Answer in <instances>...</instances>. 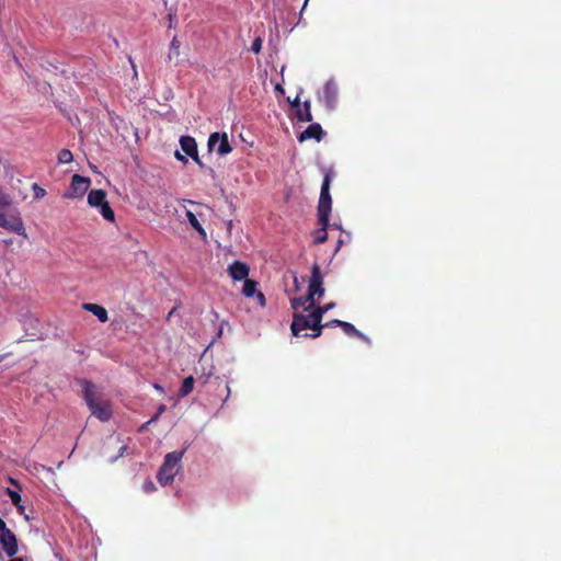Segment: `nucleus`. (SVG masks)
Returning a JSON list of instances; mask_svg holds the SVG:
<instances>
[{
  "mask_svg": "<svg viewBox=\"0 0 561 561\" xmlns=\"http://www.w3.org/2000/svg\"><path fill=\"white\" fill-rule=\"evenodd\" d=\"M75 383L80 388L77 394L82 399L87 407H89L91 402L101 401L103 399L102 389L98 387L93 380L83 377H76Z\"/></svg>",
  "mask_w": 561,
  "mask_h": 561,
  "instance_id": "obj_5",
  "label": "nucleus"
},
{
  "mask_svg": "<svg viewBox=\"0 0 561 561\" xmlns=\"http://www.w3.org/2000/svg\"><path fill=\"white\" fill-rule=\"evenodd\" d=\"M210 316L213 317V319H211L213 322L219 320V313L215 309L210 310Z\"/></svg>",
  "mask_w": 561,
  "mask_h": 561,
  "instance_id": "obj_45",
  "label": "nucleus"
},
{
  "mask_svg": "<svg viewBox=\"0 0 561 561\" xmlns=\"http://www.w3.org/2000/svg\"><path fill=\"white\" fill-rule=\"evenodd\" d=\"M327 228H328V226H321V228L314 230V232H313V243L314 244H321L327 241V239H328Z\"/></svg>",
  "mask_w": 561,
  "mask_h": 561,
  "instance_id": "obj_28",
  "label": "nucleus"
},
{
  "mask_svg": "<svg viewBox=\"0 0 561 561\" xmlns=\"http://www.w3.org/2000/svg\"><path fill=\"white\" fill-rule=\"evenodd\" d=\"M156 422H151V417L149 420H147L146 422H144L139 427H138V432L139 433H145L149 430L150 425L154 424Z\"/></svg>",
  "mask_w": 561,
  "mask_h": 561,
  "instance_id": "obj_36",
  "label": "nucleus"
},
{
  "mask_svg": "<svg viewBox=\"0 0 561 561\" xmlns=\"http://www.w3.org/2000/svg\"><path fill=\"white\" fill-rule=\"evenodd\" d=\"M226 325H229V322L227 319H222L219 321L218 328L216 330L215 335L211 337L210 342L206 345V347L203 351V355H205L213 346L214 344L221 339L224 334V329Z\"/></svg>",
  "mask_w": 561,
  "mask_h": 561,
  "instance_id": "obj_24",
  "label": "nucleus"
},
{
  "mask_svg": "<svg viewBox=\"0 0 561 561\" xmlns=\"http://www.w3.org/2000/svg\"><path fill=\"white\" fill-rule=\"evenodd\" d=\"M176 471L160 466L156 472V479L161 486H168L173 483Z\"/></svg>",
  "mask_w": 561,
  "mask_h": 561,
  "instance_id": "obj_18",
  "label": "nucleus"
},
{
  "mask_svg": "<svg viewBox=\"0 0 561 561\" xmlns=\"http://www.w3.org/2000/svg\"><path fill=\"white\" fill-rule=\"evenodd\" d=\"M275 31H276V35H278V24L275 23Z\"/></svg>",
  "mask_w": 561,
  "mask_h": 561,
  "instance_id": "obj_54",
  "label": "nucleus"
},
{
  "mask_svg": "<svg viewBox=\"0 0 561 561\" xmlns=\"http://www.w3.org/2000/svg\"><path fill=\"white\" fill-rule=\"evenodd\" d=\"M10 528L7 526V523L4 519L0 516V534L4 533L5 530H9Z\"/></svg>",
  "mask_w": 561,
  "mask_h": 561,
  "instance_id": "obj_42",
  "label": "nucleus"
},
{
  "mask_svg": "<svg viewBox=\"0 0 561 561\" xmlns=\"http://www.w3.org/2000/svg\"><path fill=\"white\" fill-rule=\"evenodd\" d=\"M90 168H91V170H92L93 172H98V169H96V167H95L94 164H91V163H90Z\"/></svg>",
  "mask_w": 561,
  "mask_h": 561,
  "instance_id": "obj_51",
  "label": "nucleus"
},
{
  "mask_svg": "<svg viewBox=\"0 0 561 561\" xmlns=\"http://www.w3.org/2000/svg\"><path fill=\"white\" fill-rule=\"evenodd\" d=\"M113 42H114V44H115V46H116V47H118V46H119L118 41H117L116 38H113Z\"/></svg>",
  "mask_w": 561,
  "mask_h": 561,
  "instance_id": "obj_53",
  "label": "nucleus"
},
{
  "mask_svg": "<svg viewBox=\"0 0 561 561\" xmlns=\"http://www.w3.org/2000/svg\"><path fill=\"white\" fill-rule=\"evenodd\" d=\"M21 342H23V339H22V337H21V339H19V340H16V343H21Z\"/></svg>",
  "mask_w": 561,
  "mask_h": 561,
  "instance_id": "obj_59",
  "label": "nucleus"
},
{
  "mask_svg": "<svg viewBox=\"0 0 561 561\" xmlns=\"http://www.w3.org/2000/svg\"><path fill=\"white\" fill-rule=\"evenodd\" d=\"M191 159L198 165L199 169L207 170L211 175L215 174V170L211 167H207L203 162V160L199 158L198 152L196 153V156H193Z\"/></svg>",
  "mask_w": 561,
  "mask_h": 561,
  "instance_id": "obj_31",
  "label": "nucleus"
},
{
  "mask_svg": "<svg viewBox=\"0 0 561 561\" xmlns=\"http://www.w3.org/2000/svg\"><path fill=\"white\" fill-rule=\"evenodd\" d=\"M141 488H142V491L147 494L153 493L157 490L154 482L150 478H147L144 481Z\"/></svg>",
  "mask_w": 561,
  "mask_h": 561,
  "instance_id": "obj_33",
  "label": "nucleus"
},
{
  "mask_svg": "<svg viewBox=\"0 0 561 561\" xmlns=\"http://www.w3.org/2000/svg\"><path fill=\"white\" fill-rule=\"evenodd\" d=\"M57 161L59 164L71 163L73 161V154L69 149L64 148L58 152Z\"/></svg>",
  "mask_w": 561,
  "mask_h": 561,
  "instance_id": "obj_27",
  "label": "nucleus"
},
{
  "mask_svg": "<svg viewBox=\"0 0 561 561\" xmlns=\"http://www.w3.org/2000/svg\"><path fill=\"white\" fill-rule=\"evenodd\" d=\"M167 26L169 30H174L178 26V1L167 7Z\"/></svg>",
  "mask_w": 561,
  "mask_h": 561,
  "instance_id": "obj_22",
  "label": "nucleus"
},
{
  "mask_svg": "<svg viewBox=\"0 0 561 561\" xmlns=\"http://www.w3.org/2000/svg\"><path fill=\"white\" fill-rule=\"evenodd\" d=\"M87 408L91 415L102 423L108 422L113 416V410L110 402L103 399L101 401L91 402Z\"/></svg>",
  "mask_w": 561,
  "mask_h": 561,
  "instance_id": "obj_9",
  "label": "nucleus"
},
{
  "mask_svg": "<svg viewBox=\"0 0 561 561\" xmlns=\"http://www.w3.org/2000/svg\"><path fill=\"white\" fill-rule=\"evenodd\" d=\"M95 209L99 211V214L105 221L115 222L116 214L108 201L102 204L101 206H98Z\"/></svg>",
  "mask_w": 561,
  "mask_h": 561,
  "instance_id": "obj_20",
  "label": "nucleus"
},
{
  "mask_svg": "<svg viewBox=\"0 0 561 561\" xmlns=\"http://www.w3.org/2000/svg\"><path fill=\"white\" fill-rule=\"evenodd\" d=\"M228 360H229V362H233V360H234V357H233V356L228 357Z\"/></svg>",
  "mask_w": 561,
  "mask_h": 561,
  "instance_id": "obj_56",
  "label": "nucleus"
},
{
  "mask_svg": "<svg viewBox=\"0 0 561 561\" xmlns=\"http://www.w3.org/2000/svg\"><path fill=\"white\" fill-rule=\"evenodd\" d=\"M207 150L209 153L216 152L219 157H226L232 152L233 147L226 131H213L207 139Z\"/></svg>",
  "mask_w": 561,
  "mask_h": 561,
  "instance_id": "obj_7",
  "label": "nucleus"
},
{
  "mask_svg": "<svg viewBox=\"0 0 561 561\" xmlns=\"http://www.w3.org/2000/svg\"><path fill=\"white\" fill-rule=\"evenodd\" d=\"M324 295L323 278L320 266L316 263L311 270V276L308 286V294L305 297L297 298V305L302 306L309 302L310 306L319 305L320 298Z\"/></svg>",
  "mask_w": 561,
  "mask_h": 561,
  "instance_id": "obj_2",
  "label": "nucleus"
},
{
  "mask_svg": "<svg viewBox=\"0 0 561 561\" xmlns=\"http://www.w3.org/2000/svg\"><path fill=\"white\" fill-rule=\"evenodd\" d=\"M91 184V178L75 173L70 179L69 186L62 193V198L72 201L81 199L85 194H88Z\"/></svg>",
  "mask_w": 561,
  "mask_h": 561,
  "instance_id": "obj_4",
  "label": "nucleus"
},
{
  "mask_svg": "<svg viewBox=\"0 0 561 561\" xmlns=\"http://www.w3.org/2000/svg\"><path fill=\"white\" fill-rule=\"evenodd\" d=\"M271 83L273 85L274 94L277 100V103L280 105V79L277 77L271 78Z\"/></svg>",
  "mask_w": 561,
  "mask_h": 561,
  "instance_id": "obj_30",
  "label": "nucleus"
},
{
  "mask_svg": "<svg viewBox=\"0 0 561 561\" xmlns=\"http://www.w3.org/2000/svg\"><path fill=\"white\" fill-rule=\"evenodd\" d=\"M226 390H227V396L222 400L221 408L227 403V401L229 400V397L231 394V388H230L229 383L226 385Z\"/></svg>",
  "mask_w": 561,
  "mask_h": 561,
  "instance_id": "obj_40",
  "label": "nucleus"
},
{
  "mask_svg": "<svg viewBox=\"0 0 561 561\" xmlns=\"http://www.w3.org/2000/svg\"><path fill=\"white\" fill-rule=\"evenodd\" d=\"M82 309L92 313L102 323L108 321V312L102 305L94 302H83Z\"/></svg>",
  "mask_w": 561,
  "mask_h": 561,
  "instance_id": "obj_14",
  "label": "nucleus"
},
{
  "mask_svg": "<svg viewBox=\"0 0 561 561\" xmlns=\"http://www.w3.org/2000/svg\"><path fill=\"white\" fill-rule=\"evenodd\" d=\"M87 195V203L91 208H96L107 202V192L103 188H91Z\"/></svg>",
  "mask_w": 561,
  "mask_h": 561,
  "instance_id": "obj_12",
  "label": "nucleus"
},
{
  "mask_svg": "<svg viewBox=\"0 0 561 561\" xmlns=\"http://www.w3.org/2000/svg\"><path fill=\"white\" fill-rule=\"evenodd\" d=\"M242 283H243V286L241 289V294L245 298H254L259 293V289H257L259 283L255 280H252L250 278H247V280H243Z\"/></svg>",
  "mask_w": 561,
  "mask_h": 561,
  "instance_id": "obj_21",
  "label": "nucleus"
},
{
  "mask_svg": "<svg viewBox=\"0 0 561 561\" xmlns=\"http://www.w3.org/2000/svg\"><path fill=\"white\" fill-rule=\"evenodd\" d=\"M297 298L291 300L294 319L290 325L294 336L319 337L322 333V318L327 308L320 305L310 306L309 302L302 306L297 305Z\"/></svg>",
  "mask_w": 561,
  "mask_h": 561,
  "instance_id": "obj_1",
  "label": "nucleus"
},
{
  "mask_svg": "<svg viewBox=\"0 0 561 561\" xmlns=\"http://www.w3.org/2000/svg\"><path fill=\"white\" fill-rule=\"evenodd\" d=\"M342 323V320H339V319H333L329 322H325L322 324V329L323 328H332V327H340Z\"/></svg>",
  "mask_w": 561,
  "mask_h": 561,
  "instance_id": "obj_37",
  "label": "nucleus"
},
{
  "mask_svg": "<svg viewBox=\"0 0 561 561\" xmlns=\"http://www.w3.org/2000/svg\"><path fill=\"white\" fill-rule=\"evenodd\" d=\"M256 300H257V304L261 306V307H265L266 306V298L265 296L262 294V293H257V295L255 296Z\"/></svg>",
  "mask_w": 561,
  "mask_h": 561,
  "instance_id": "obj_38",
  "label": "nucleus"
},
{
  "mask_svg": "<svg viewBox=\"0 0 561 561\" xmlns=\"http://www.w3.org/2000/svg\"><path fill=\"white\" fill-rule=\"evenodd\" d=\"M3 243H4L7 247H9V245H11V244L13 243V240H12V239H4V240H3Z\"/></svg>",
  "mask_w": 561,
  "mask_h": 561,
  "instance_id": "obj_48",
  "label": "nucleus"
},
{
  "mask_svg": "<svg viewBox=\"0 0 561 561\" xmlns=\"http://www.w3.org/2000/svg\"><path fill=\"white\" fill-rule=\"evenodd\" d=\"M179 146L180 149L174 150L173 157L176 161L181 162L183 165H186L190 158L196 156L198 152L197 141L193 136L185 134L179 137Z\"/></svg>",
  "mask_w": 561,
  "mask_h": 561,
  "instance_id": "obj_6",
  "label": "nucleus"
},
{
  "mask_svg": "<svg viewBox=\"0 0 561 561\" xmlns=\"http://www.w3.org/2000/svg\"><path fill=\"white\" fill-rule=\"evenodd\" d=\"M153 388L161 394H164L165 393V388L159 383V382H154L153 385Z\"/></svg>",
  "mask_w": 561,
  "mask_h": 561,
  "instance_id": "obj_39",
  "label": "nucleus"
},
{
  "mask_svg": "<svg viewBox=\"0 0 561 561\" xmlns=\"http://www.w3.org/2000/svg\"><path fill=\"white\" fill-rule=\"evenodd\" d=\"M263 47V39L261 37H256L252 41L250 46V51L253 54H259Z\"/></svg>",
  "mask_w": 561,
  "mask_h": 561,
  "instance_id": "obj_34",
  "label": "nucleus"
},
{
  "mask_svg": "<svg viewBox=\"0 0 561 561\" xmlns=\"http://www.w3.org/2000/svg\"><path fill=\"white\" fill-rule=\"evenodd\" d=\"M167 405L164 403H160L158 404L154 413L150 416L151 417V422H158L161 417V415L167 411Z\"/></svg>",
  "mask_w": 561,
  "mask_h": 561,
  "instance_id": "obj_32",
  "label": "nucleus"
},
{
  "mask_svg": "<svg viewBox=\"0 0 561 561\" xmlns=\"http://www.w3.org/2000/svg\"><path fill=\"white\" fill-rule=\"evenodd\" d=\"M56 558L60 559V554L58 552L54 553Z\"/></svg>",
  "mask_w": 561,
  "mask_h": 561,
  "instance_id": "obj_58",
  "label": "nucleus"
},
{
  "mask_svg": "<svg viewBox=\"0 0 561 561\" xmlns=\"http://www.w3.org/2000/svg\"><path fill=\"white\" fill-rule=\"evenodd\" d=\"M331 174L325 173L320 192L318 204V221L320 226H328L332 209V198L330 195Z\"/></svg>",
  "mask_w": 561,
  "mask_h": 561,
  "instance_id": "obj_3",
  "label": "nucleus"
},
{
  "mask_svg": "<svg viewBox=\"0 0 561 561\" xmlns=\"http://www.w3.org/2000/svg\"><path fill=\"white\" fill-rule=\"evenodd\" d=\"M226 272L232 282L241 283L249 278L250 265L247 262L237 259L228 264Z\"/></svg>",
  "mask_w": 561,
  "mask_h": 561,
  "instance_id": "obj_8",
  "label": "nucleus"
},
{
  "mask_svg": "<svg viewBox=\"0 0 561 561\" xmlns=\"http://www.w3.org/2000/svg\"><path fill=\"white\" fill-rule=\"evenodd\" d=\"M10 483L15 485L18 489H11V488H7L5 489V493L8 494V496L10 497V501L12 504H16V503H20L21 500H22V494H21V484L18 480L13 479V478H10Z\"/></svg>",
  "mask_w": 561,
  "mask_h": 561,
  "instance_id": "obj_23",
  "label": "nucleus"
},
{
  "mask_svg": "<svg viewBox=\"0 0 561 561\" xmlns=\"http://www.w3.org/2000/svg\"><path fill=\"white\" fill-rule=\"evenodd\" d=\"M173 95H174V94H173V91H172L171 89H169V90H167V91L163 93V99H164L165 101H169V100H171V99L173 98Z\"/></svg>",
  "mask_w": 561,
  "mask_h": 561,
  "instance_id": "obj_43",
  "label": "nucleus"
},
{
  "mask_svg": "<svg viewBox=\"0 0 561 561\" xmlns=\"http://www.w3.org/2000/svg\"><path fill=\"white\" fill-rule=\"evenodd\" d=\"M162 2H163V7H164L165 10H167V7L171 5V4H169L168 0H162Z\"/></svg>",
  "mask_w": 561,
  "mask_h": 561,
  "instance_id": "obj_50",
  "label": "nucleus"
},
{
  "mask_svg": "<svg viewBox=\"0 0 561 561\" xmlns=\"http://www.w3.org/2000/svg\"><path fill=\"white\" fill-rule=\"evenodd\" d=\"M190 446H191L190 442H184L182 449H179L178 451H184V454H185L187 451V449L190 448Z\"/></svg>",
  "mask_w": 561,
  "mask_h": 561,
  "instance_id": "obj_46",
  "label": "nucleus"
},
{
  "mask_svg": "<svg viewBox=\"0 0 561 561\" xmlns=\"http://www.w3.org/2000/svg\"><path fill=\"white\" fill-rule=\"evenodd\" d=\"M333 307L332 304H328L327 306H324L323 308H327V311L330 310L331 308Z\"/></svg>",
  "mask_w": 561,
  "mask_h": 561,
  "instance_id": "obj_52",
  "label": "nucleus"
},
{
  "mask_svg": "<svg viewBox=\"0 0 561 561\" xmlns=\"http://www.w3.org/2000/svg\"><path fill=\"white\" fill-rule=\"evenodd\" d=\"M9 561H27L26 558L24 557H13V558H10Z\"/></svg>",
  "mask_w": 561,
  "mask_h": 561,
  "instance_id": "obj_47",
  "label": "nucleus"
},
{
  "mask_svg": "<svg viewBox=\"0 0 561 561\" xmlns=\"http://www.w3.org/2000/svg\"><path fill=\"white\" fill-rule=\"evenodd\" d=\"M324 136V131L319 123L310 124L302 133L299 134V142H304L309 139H316L320 141Z\"/></svg>",
  "mask_w": 561,
  "mask_h": 561,
  "instance_id": "obj_11",
  "label": "nucleus"
},
{
  "mask_svg": "<svg viewBox=\"0 0 561 561\" xmlns=\"http://www.w3.org/2000/svg\"><path fill=\"white\" fill-rule=\"evenodd\" d=\"M228 360H229V362H233V360H234V357H233V356L228 357Z\"/></svg>",
  "mask_w": 561,
  "mask_h": 561,
  "instance_id": "obj_57",
  "label": "nucleus"
},
{
  "mask_svg": "<svg viewBox=\"0 0 561 561\" xmlns=\"http://www.w3.org/2000/svg\"><path fill=\"white\" fill-rule=\"evenodd\" d=\"M340 328L343 330L345 334L350 336H356L362 340H367V337L350 322L342 321Z\"/></svg>",
  "mask_w": 561,
  "mask_h": 561,
  "instance_id": "obj_25",
  "label": "nucleus"
},
{
  "mask_svg": "<svg viewBox=\"0 0 561 561\" xmlns=\"http://www.w3.org/2000/svg\"><path fill=\"white\" fill-rule=\"evenodd\" d=\"M195 386V378L194 376L190 375L183 379L181 382L176 396L178 398H184L187 397L193 390Z\"/></svg>",
  "mask_w": 561,
  "mask_h": 561,
  "instance_id": "obj_19",
  "label": "nucleus"
},
{
  "mask_svg": "<svg viewBox=\"0 0 561 561\" xmlns=\"http://www.w3.org/2000/svg\"><path fill=\"white\" fill-rule=\"evenodd\" d=\"M307 2H308V0H306V1H305V4H304V7H305V5L307 4Z\"/></svg>",
  "mask_w": 561,
  "mask_h": 561,
  "instance_id": "obj_60",
  "label": "nucleus"
},
{
  "mask_svg": "<svg viewBox=\"0 0 561 561\" xmlns=\"http://www.w3.org/2000/svg\"><path fill=\"white\" fill-rule=\"evenodd\" d=\"M23 325L26 331V335L33 340L34 337L39 339V332H41V322L37 318L33 316H27L23 320Z\"/></svg>",
  "mask_w": 561,
  "mask_h": 561,
  "instance_id": "obj_17",
  "label": "nucleus"
},
{
  "mask_svg": "<svg viewBox=\"0 0 561 561\" xmlns=\"http://www.w3.org/2000/svg\"><path fill=\"white\" fill-rule=\"evenodd\" d=\"M31 190L33 192V197L35 201H41L47 194L46 190L42 187L38 183H33Z\"/></svg>",
  "mask_w": 561,
  "mask_h": 561,
  "instance_id": "obj_29",
  "label": "nucleus"
},
{
  "mask_svg": "<svg viewBox=\"0 0 561 561\" xmlns=\"http://www.w3.org/2000/svg\"><path fill=\"white\" fill-rule=\"evenodd\" d=\"M185 218L190 227L198 234L199 239L207 241V232L197 216L190 209H185Z\"/></svg>",
  "mask_w": 561,
  "mask_h": 561,
  "instance_id": "obj_13",
  "label": "nucleus"
},
{
  "mask_svg": "<svg viewBox=\"0 0 561 561\" xmlns=\"http://www.w3.org/2000/svg\"><path fill=\"white\" fill-rule=\"evenodd\" d=\"M287 101L290 102L293 107H296V117L298 118V121H300V122H311L312 121L309 102H305L304 107L301 108L298 98H296L295 101H293V102L288 98Z\"/></svg>",
  "mask_w": 561,
  "mask_h": 561,
  "instance_id": "obj_16",
  "label": "nucleus"
},
{
  "mask_svg": "<svg viewBox=\"0 0 561 561\" xmlns=\"http://www.w3.org/2000/svg\"><path fill=\"white\" fill-rule=\"evenodd\" d=\"M179 307L178 306H174L172 307V309L168 312L167 314V320L169 321L171 319V317L178 311Z\"/></svg>",
  "mask_w": 561,
  "mask_h": 561,
  "instance_id": "obj_44",
  "label": "nucleus"
},
{
  "mask_svg": "<svg viewBox=\"0 0 561 561\" xmlns=\"http://www.w3.org/2000/svg\"><path fill=\"white\" fill-rule=\"evenodd\" d=\"M127 445H123L119 447L117 454L115 456H113L111 459H110V462L111 463H114L116 462L119 458H122L124 456V454L126 453L127 450Z\"/></svg>",
  "mask_w": 561,
  "mask_h": 561,
  "instance_id": "obj_35",
  "label": "nucleus"
},
{
  "mask_svg": "<svg viewBox=\"0 0 561 561\" xmlns=\"http://www.w3.org/2000/svg\"><path fill=\"white\" fill-rule=\"evenodd\" d=\"M16 508V511L20 513V514H24V511H25V505L23 504V500H21L20 503H16V504H13Z\"/></svg>",
  "mask_w": 561,
  "mask_h": 561,
  "instance_id": "obj_41",
  "label": "nucleus"
},
{
  "mask_svg": "<svg viewBox=\"0 0 561 561\" xmlns=\"http://www.w3.org/2000/svg\"><path fill=\"white\" fill-rule=\"evenodd\" d=\"M184 451L173 450L164 455L161 466L172 471L180 468Z\"/></svg>",
  "mask_w": 561,
  "mask_h": 561,
  "instance_id": "obj_15",
  "label": "nucleus"
},
{
  "mask_svg": "<svg viewBox=\"0 0 561 561\" xmlns=\"http://www.w3.org/2000/svg\"><path fill=\"white\" fill-rule=\"evenodd\" d=\"M9 355H10V353L0 355V363H2Z\"/></svg>",
  "mask_w": 561,
  "mask_h": 561,
  "instance_id": "obj_49",
  "label": "nucleus"
},
{
  "mask_svg": "<svg viewBox=\"0 0 561 561\" xmlns=\"http://www.w3.org/2000/svg\"><path fill=\"white\" fill-rule=\"evenodd\" d=\"M321 99L329 108H333L337 101V85L332 80H329L321 92Z\"/></svg>",
  "mask_w": 561,
  "mask_h": 561,
  "instance_id": "obj_10",
  "label": "nucleus"
},
{
  "mask_svg": "<svg viewBox=\"0 0 561 561\" xmlns=\"http://www.w3.org/2000/svg\"><path fill=\"white\" fill-rule=\"evenodd\" d=\"M180 46H181V43H180L178 36L174 35L172 37V39L170 41V44H169V54L167 56L168 60H172V58L174 56H179V54H180Z\"/></svg>",
  "mask_w": 561,
  "mask_h": 561,
  "instance_id": "obj_26",
  "label": "nucleus"
},
{
  "mask_svg": "<svg viewBox=\"0 0 561 561\" xmlns=\"http://www.w3.org/2000/svg\"><path fill=\"white\" fill-rule=\"evenodd\" d=\"M131 66H133V69L135 71V75H137V71H136V65L131 62Z\"/></svg>",
  "mask_w": 561,
  "mask_h": 561,
  "instance_id": "obj_55",
  "label": "nucleus"
}]
</instances>
